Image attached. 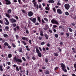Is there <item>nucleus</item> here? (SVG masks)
I'll use <instances>...</instances> for the list:
<instances>
[{
  "mask_svg": "<svg viewBox=\"0 0 76 76\" xmlns=\"http://www.w3.org/2000/svg\"><path fill=\"white\" fill-rule=\"evenodd\" d=\"M14 60L16 62H19V63L22 62V60L21 59H20L18 58V57H16V56L14 58Z\"/></svg>",
  "mask_w": 76,
  "mask_h": 76,
  "instance_id": "obj_1",
  "label": "nucleus"
},
{
  "mask_svg": "<svg viewBox=\"0 0 76 76\" xmlns=\"http://www.w3.org/2000/svg\"><path fill=\"white\" fill-rule=\"evenodd\" d=\"M64 7L66 9L69 10L70 8V5L69 4H66L64 5Z\"/></svg>",
  "mask_w": 76,
  "mask_h": 76,
  "instance_id": "obj_2",
  "label": "nucleus"
},
{
  "mask_svg": "<svg viewBox=\"0 0 76 76\" xmlns=\"http://www.w3.org/2000/svg\"><path fill=\"white\" fill-rule=\"evenodd\" d=\"M51 22L53 24H58V21H56L54 19L52 20H51Z\"/></svg>",
  "mask_w": 76,
  "mask_h": 76,
  "instance_id": "obj_3",
  "label": "nucleus"
},
{
  "mask_svg": "<svg viewBox=\"0 0 76 76\" xmlns=\"http://www.w3.org/2000/svg\"><path fill=\"white\" fill-rule=\"evenodd\" d=\"M61 67H62V69L63 70V71L64 70V69H66V66H65V65L63 64H61Z\"/></svg>",
  "mask_w": 76,
  "mask_h": 76,
  "instance_id": "obj_4",
  "label": "nucleus"
},
{
  "mask_svg": "<svg viewBox=\"0 0 76 76\" xmlns=\"http://www.w3.org/2000/svg\"><path fill=\"white\" fill-rule=\"evenodd\" d=\"M29 19L30 20H31V21H32L33 23H35L37 21V19L35 18H34L32 19V18H30Z\"/></svg>",
  "mask_w": 76,
  "mask_h": 76,
  "instance_id": "obj_5",
  "label": "nucleus"
},
{
  "mask_svg": "<svg viewBox=\"0 0 76 76\" xmlns=\"http://www.w3.org/2000/svg\"><path fill=\"white\" fill-rule=\"evenodd\" d=\"M57 12L58 14H62L61 10L59 9H58L57 10Z\"/></svg>",
  "mask_w": 76,
  "mask_h": 76,
  "instance_id": "obj_6",
  "label": "nucleus"
},
{
  "mask_svg": "<svg viewBox=\"0 0 76 76\" xmlns=\"http://www.w3.org/2000/svg\"><path fill=\"white\" fill-rule=\"evenodd\" d=\"M33 15V12L31 11H30L28 12V16L31 17Z\"/></svg>",
  "mask_w": 76,
  "mask_h": 76,
  "instance_id": "obj_7",
  "label": "nucleus"
},
{
  "mask_svg": "<svg viewBox=\"0 0 76 76\" xmlns=\"http://www.w3.org/2000/svg\"><path fill=\"white\" fill-rule=\"evenodd\" d=\"M6 22V23H5V24L7 25H8L9 24V21H8V20H7V18H4Z\"/></svg>",
  "mask_w": 76,
  "mask_h": 76,
  "instance_id": "obj_8",
  "label": "nucleus"
},
{
  "mask_svg": "<svg viewBox=\"0 0 76 76\" xmlns=\"http://www.w3.org/2000/svg\"><path fill=\"white\" fill-rule=\"evenodd\" d=\"M38 48H39L38 47H36V53L37 54L40 53V51H39V49H38Z\"/></svg>",
  "mask_w": 76,
  "mask_h": 76,
  "instance_id": "obj_9",
  "label": "nucleus"
},
{
  "mask_svg": "<svg viewBox=\"0 0 76 76\" xmlns=\"http://www.w3.org/2000/svg\"><path fill=\"white\" fill-rule=\"evenodd\" d=\"M6 2V4L7 5L10 4H11V2L10 1H9L8 0H5Z\"/></svg>",
  "mask_w": 76,
  "mask_h": 76,
  "instance_id": "obj_10",
  "label": "nucleus"
},
{
  "mask_svg": "<svg viewBox=\"0 0 76 76\" xmlns=\"http://www.w3.org/2000/svg\"><path fill=\"white\" fill-rule=\"evenodd\" d=\"M10 21L12 23H15V22H16V20L13 18L10 19Z\"/></svg>",
  "mask_w": 76,
  "mask_h": 76,
  "instance_id": "obj_11",
  "label": "nucleus"
},
{
  "mask_svg": "<svg viewBox=\"0 0 76 76\" xmlns=\"http://www.w3.org/2000/svg\"><path fill=\"white\" fill-rule=\"evenodd\" d=\"M33 4L35 7H37V9H38V4H37V2H34L33 3Z\"/></svg>",
  "mask_w": 76,
  "mask_h": 76,
  "instance_id": "obj_12",
  "label": "nucleus"
},
{
  "mask_svg": "<svg viewBox=\"0 0 76 76\" xmlns=\"http://www.w3.org/2000/svg\"><path fill=\"white\" fill-rule=\"evenodd\" d=\"M48 2L50 3H54V1L53 0H49Z\"/></svg>",
  "mask_w": 76,
  "mask_h": 76,
  "instance_id": "obj_13",
  "label": "nucleus"
},
{
  "mask_svg": "<svg viewBox=\"0 0 76 76\" xmlns=\"http://www.w3.org/2000/svg\"><path fill=\"white\" fill-rule=\"evenodd\" d=\"M18 51L20 53H22V49L21 48H18Z\"/></svg>",
  "mask_w": 76,
  "mask_h": 76,
  "instance_id": "obj_14",
  "label": "nucleus"
},
{
  "mask_svg": "<svg viewBox=\"0 0 76 76\" xmlns=\"http://www.w3.org/2000/svg\"><path fill=\"white\" fill-rule=\"evenodd\" d=\"M44 36L45 37V38L46 39H48V36L47 35V34H45Z\"/></svg>",
  "mask_w": 76,
  "mask_h": 76,
  "instance_id": "obj_15",
  "label": "nucleus"
},
{
  "mask_svg": "<svg viewBox=\"0 0 76 76\" xmlns=\"http://www.w3.org/2000/svg\"><path fill=\"white\" fill-rule=\"evenodd\" d=\"M58 2L57 3V6H61V3H60V1H58Z\"/></svg>",
  "mask_w": 76,
  "mask_h": 76,
  "instance_id": "obj_16",
  "label": "nucleus"
},
{
  "mask_svg": "<svg viewBox=\"0 0 76 76\" xmlns=\"http://www.w3.org/2000/svg\"><path fill=\"white\" fill-rule=\"evenodd\" d=\"M21 43L24 44V45H26V42H25V41H23L21 42Z\"/></svg>",
  "mask_w": 76,
  "mask_h": 76,
  "instance_id": "obj_17",
  "label": "nucleus"
},
{
  "mask_svg": "<svg viewBox=\"0 0 76 76\" xmlns=\"http://www.w3.org/2000/svg\"><path fill=\"white\" fill-rule=\"evenodd\" d=\"M22 39H23V40H26L27 41L28 39V38L25 37H23L22 38Z\"/></svg>",
  "mask_w": 76,
  "mask_h": 76,
  "instance_id": "obj_18",
  "label": "nucleus"
},
{
  "mask_svg": "<svg viewBox=\"0 0 76 76\" xmlns=\"http://www.w3.org/2000/svg\"><path fill=\"white\" fill-rule=\"evenodd\" d=\"M5 15L7 17V18H10V15H9L8 14L6 13L5 14Z\"/></svg>",
  "mask_w": 76,
  "mask_h": 76,
  "instance_id": "obj_19",
  "label": "nucleus"
},
{
  "mask_svg": "<svg viewBox=\"0 0 76 76\" xmlns=\"http://www.w3.org/2000/svg\"><path fill=\"white\" fill-rule=\"evenodd\" d=\"M38 54V56L39 57H41L42 56V54H41V53L39 52Z\"/></svg>",
  "mask_w": 76,
  "mask_h": 76,
  "instance_id": "obj_20",
  "label": "nucleus"
},
{
  "mask_svg": "<svg viewBox=\"0 0 76 76\" xmlns=\"http://www.w3.org/2000/svg\"><path fill=\"white\" fill-rule=\"evenodd\" d=\"M11 12H12V10H11V9H9L7 11L8 13H9V14Z\"/></svg>",
  "mask_w": 76,
  "mask_h": 76,
  "instance_id": "obj_21",
  "label": "nucleus"
},
{
  "mask_svg": "<svg viewBox=\"0 0 76 76\" xmlns=\"http://www.w3.org/2000/svg\"><path fill=\"white\" fill-rule=\"evenodd\" d=\"M4 45L5 46H9V44L7 43V42H5L4 44Z\"/></svg>",
  "mask_w": 76,
  "mask_h": 76,
  "instance_id": "obj_22",
  "label": "nucleus"
},
{
  "mask_svg": "<svg viewBox=\"0 0 76 76\" xmlns=\"http://www.w3.org/2000/svg\"><path fill=\"white\" fill-rule=\"evenodd\" d=\"M8 58H11L12 57V54H10L8 55Z\"/></svg>",
  "mask_w": 76,
  "mask_h": 76,
  "instance_id": "obj_23",
  "label": "nucleus"
},
{
  "mask_svg": "<svg viewBox=\"0 0 76 76\" xmlns=\"http://www.w3.org/2000/svg\"><path fill=\"white\" fill-rule=\"evenodd\" d=\"M40 35L41 36H43L44 35V34H43V32L42 31H40Z\"/></svg>",
  "mask_w": 76,
  "mask_h": 76,
  "instance_id": "obj_24",
  "label": "nucleus"
},
{
  "mask_svg": "<svg viewBox=\"0 0 76 76\" xmlns=\"http://www.w3.org/2000/svg\"><path fill=\"white\" fill-rule=\"evenodd\" d=\"M3 36L4 37H8V35L6 34H4Z\"/></svg>",
  "mask_w": 76,
  "mask_h": 76,
  "instance_id": "obj_25",
  "label": "nucleus"
},
{
  "mask_svg": "<svg viewBox=\"0 0 76 76\" xmlns=\"http://www.w3.org/2000/svg\"><path fill=\"white\" fill-rule=\"evenodd\" d=\"M0 70L1 71H3V68L1 65H0Z\"/></svg>",
  "mask_w": 76,
  "mask_h": 76,
  "instance_id": "obj_26",
  "label": "nucleus"
},
{
  "mask_svg": "<svg viewBox=\"0 0 76 76\" xmlns=\"http://www.w3.org/2000/svg\"><path fill=\"white\" fill-rule=\"evenodd\" d=\"M65 15H66V16H69V13L68 12H65Z\"/></svg>",
  "mask_w": 76,
  "mask_h": 76,
  "instance_id": "obj_27",
  "label": "nucleus"
},
{
  "mask_svg": "<svg viewBox=\"0 0 76 76\" xmlns=\"http://www.w3.org/2000/svg\"><path fill=\"white\" fill-rule=\"evenodd\" d=\"M54 55L56 57H57V56H58V54L57 53H54Z\"/></svg>",
  "mask_w": 76,
  "mask_h": 76,
  "instance_id": "obj_28",
  "label": "nucleus"
},
{
  "mask_svg": "<svg viewBox=\"0 0 76 76\" xmlns=\"http://www.w3.org/2000/svg\"><path fill=\"white\" fill-rule=\"evenodd\" d=\"M68 29L69 31L71 32H72L73 31V30L71 28L69 27Z\"/></svg>",
  "mask_w": 76,
  "mask_h": 76,
  "instance_id": "obj_29",
  "label": "nucleus"
},
{
  "mask_svg": "<svg viewBox=\"0 0 76 76\" xmlns=\"http://www.w3.org/2000/svg\"><path fill=\"white\" fill-rule=\"evenodd\" d=\"M12 25V26H13V27H15L16 26V24L15 23H13Z\"/></svg>",
  "mask_w": 76,
  "mask_h": 76,
  "instance_id": "obj_30",
  "label": "nucleus"
},
{
  "mask_svg": "<svg viewBox=\"0 0 76 76\" xmlns=\"http://www.w3.org/2000/svg\"><path fill=\"white\" fill-rule=\"evenodd\" d=\"M6 64H7L8 65H10L11 63L10 62H7L6 63Z\"/></svg>",
  "mask_w": 76,
  "mask_h": 76,
  "instance_id": "obj_31",
  "label": "nucleus"
},
{
  "mask_svg": "<svg viewBox=\"0 0 76 76\" xmlns=\"http://www.w3.org/2000/svg\"><path fill=\"white\" fill-rule=\"evenodd\" d=\"M18 1L20 4H22V2H21V0H18Z\"/></svg>",
  "mask_w": 76,
  "mask_h": 76,
  "instance_id": "obj_32",
  "label": "nucleus"
},
{
  "mask_svg": "<svg viewBox=\"0 0 76 76\" xmlns=\"http://www.w3.org/2000/svg\"><path fill=\"white\" fill-rule=\"evenodd\" d=\"M45 73H46V74H47V75H48V74H49V71H48V70H47L46 71V72Z\"/></svg>",
  "mask_w": 76,
  "mask_h": 76,
  "instance_id": "obj_33",
  "label": "nucleus"
},
{
  "mask_svg": "<svg viewBox=\"0 0 76 76\" xmlns=\"http://www.w3.org/2000/svg\"><path fill=\"white\" fill-rule=\"evenodd\" d=\"M38 20H39V22H41V20H40V17H38Z\"/></svg>",
  "mask_w": 76,
  "mask_h": 76,
  "instance_id": "obj_34",
  "label": "nucleus"
},
{
  "mask_svg": "<svg viewBox=\"0 0 76 76\" xmlns=\"http://www.w3.org/2000/svg\"><path fill=\"white\" fill-rule=\"evenodd\" d=\"M16 39H19V37L18 35H16Z\"/></svg>",
  "mask_w": 76,
  "mask_h": 76,
  "instance_id": "obj_35",
  "label": "nucleus"
},
{
  "mask_svg": "<svg viewBox=\"0 0 76 76\" xmlns=\"http://www.w3.org/2000/svg\"><path fill=\"white\" fill-rule=\"evenodd\" d=\"M47 28H44L43 29H44V30H47V29H48V26H47Z\"/></svg>",
  "mask_w": 76,
  "mask_h": 76,
  "instance_id": "obj_36",
  "label": "nucleus"
},
{
  "mask_svg": "<svg viewBox=\"0 0 76 76\" xmlns=\"http://www.w3.org/2000/svg\"><path fill=\"white\" fill-rule=\"evenodd\" d=\"M44 20H45L46 21V22H48V19H47V18H44Z\"/></svg>",
  "mask_w": 76,
  "mask_h": 76,
  "instance_id": "obj_37",
  "label": "nucleus"
},
{
  "mask_svg": "<svg viewBox=\"0 0 76 76\" xmlns=\"http://www.w3.org/2000/svg\"><path fill=\"white\" fill-rule=\"evenodd\" d=\"M12 45L14 48H15V47H16V45H15L14 43H12Z\"/></svg>",
  "mask_w": 76,
  "mask_h": 76,
  "instance_id": "obj_38",
  "label": "nucleus"
},
{
  "mask_svg": "<svg viewBox=\"0 0 76 76\" xmlns=\"http://www.w3.org/2000/svg\"><path fill=\"white\" fill-rule=\"evenodd\" d=\"M55 36L56 38H58V36L57 34H56L55 35Z\"/></svg>",
  "mask_w": 76,
  "mask_h": 76,
  "instance_id": "obj_39",
  "label": "nucleus"
},
{
  "mask_svg": "<svg viewBox=\"0 0 76 76\" xmlns=\"http://www.w3.org/2000/svg\"><path fill=\"white\" fill-rule=\"evenodd\" d=\"M22 58L23 60L24 61H26V59H25V58L24 57H22Z\"/></svg>",
  "mask_w": 76,
  "mask_h": 76,
  "instance_id": "obj_40",
  "label": "nucleus"
},
{
  "mask_svg": "<svg viewBox=\"0 0 76 76\" xmlns=\"http://www.w3.org/2000/svg\"><path fill=\"white\" fill-rule=\"evenodd\" d=\"M16 70H17V71H19V68L18 67V66L16 67Z\"/></svg>",
  "mask_w": 76,
  "mask_h": 76,
  "instance_id": "obj_41",
  "label": "nucleus"
},
{
  "mask_svg": "<svg viewBox=\"0 0 76 76\" xmlns=\"http://www.w3.org/2000/svg\"><path fill=\"white\" fill-rule=\"evenodd\" d=\"M39 39L40 40H41V39H42V37H39Z\"/></svg>",
  "mask_w": 76,
  "mask_h": 76,
  "instance_id": "obj_42",
  "label": "nucleus"
},
{
  "mask_svg": "<svg viewBox=\"0 0 76 76\" xmlns=\"http://www.w3.org/2000/svg\"><path fill=\"white\" fill-rule=\"evenodd\" d=\"M6 68L7 69V70H8V69H10V66H7V67H6Z\"/></svg>",
  "mask_w": 76,
  "mask_h": 76,
  "instance_id": "obj_43",
  "label": "nucleus"
},
{
  "mask_svg": "<svg viewBox=\"0 0 76 76\" xmlns=\"http://www.w3.org/2000/svg\"><path fill=\"white\" fill-rule=\"evenodd\" d=\"M45 44V42H42L41 43V45H44Z\"/></svg>",
  "mask_w": 76,
  "mask_h": 76,
  "instance_id": "obj_44",
  "label": "nucleus"
},
{
  "mask_svg": "<svg viewBox=\"0 0 76 76\" xmlns=\"http://www.w3.org/2000/svg\"><path fill=\"white\" fill-rule=\"evenodd\" d=\"M22 12H23V13H26V11H25L24 10H22Z\"/></svg>",
  "mask_w": 76,
  "mask_h": 76,
  "instance_id": "obj_45",
  "label": "nucleus"
},
{
  "mask_svg": "<svg viewBox=\"0 0 76 76\" xmlns=\"http://www.w3.org/2000/svg\"><path fill=\"white\" fill-rule=\"evenodd\" d=\"M66 36L67 37H69V34L66 33Z\"/></svg>",
  "mask_w": 76,
  "mask_h": 76,
  "instance_id": "obj_46",
  "label": "nucleus"
},
{
  "mask_svg": "<svg viewBox=\"0 0 76 76\" xmlns=\"http://www.w3.org/2000/svg\"><path fill=\"white\" fill-rule=\"evenodd\" d=\"M46 10H50V9H49V8L48 7H46L45 8Z\"/></svg>",
  "mask_w": 76,
  "mask_h": 76,
  "instance_id": "obj_47",
  "label": "nucleus"
},
{
  "mask_svg": "<svg viewBox=\"0 0 76 76\" xmlns=\"http://www.w3.org/2000/svg\"><path fill=\"white\" fill-rule=\"evenodd\" d=\"M26 72V75L28 76V73H29V71L28 70H27Z\"/></svg>",
  "mask_w": 76,
  "mask_h": 76,
  "instance_id": "obj_48",
  "label": "nucleus"
},
{
  "mask_svg": "<svg viewBox=\"0 0 76 76\" xmlns=\"http://www.w3.org/2000/svg\"><path fill=\"white\" fill-rule=\"evenodd\" d=\"M31 42H32V40H31L30 39L29 40V44H31Z\"/></svg>",
  "mask_w": 76,
  "mask_h": 76,
  "instance_id": "obj_49",
  "label": "nucleus"
},
{
  "mask_svg": "<svg viewBox=\"0 0 76 76\" xmlns=\"http://www.w3.org/2000/svg\"><path fill=\"white\" fill-rule=\"evenodd\" d=\"M5 29H8L9 27L8 26H6L5 27Z\"/></svg>",
  "mask_w": 76,
  "mask_h": 76,
  "instance_id": "obj_50",
  "label": "nucleus"
},
{
  "mask_svg": "<svg viewBox=\"0 0 76 76\" xmlns=\"http://www.w3.org/2000/svg\"><path fill=\"white\" fill-rule=\"evenodd\" d=\"M42 50L43 51H45V48L44 47H43L42 48Z\"/></svg>",
  "mask_w": 76,
  "mask_h": 76,
  "instance_id": "obj_51",
  "label": "nucleus"
},
{
  "mask_svg": "<svg viewBox=\"0 0 76 76\" xmlns=\"http://www.w3.org/2000/svg\"><path fill=\"white\" fill-rule=\"evenodd\" d=\"M45 61L46 63H47V62H48V59H47V58H45Z\"/></svg>",
  "mask_w": 76,
  "mask_h": 76,
  "instance_id": "obj_52",
  "label": "nucleus"
},
{
  "mask_svg": "<svg viewBox=\"0 0 76 76\" xmlns=\"http://www.w3.org/2000/svg\"><path fill=\"white\" fill-rule=\"evenodd\" d=\"M53 10L54 12H56V8L55 7H54L53 8Z\"/></svg>",
  "mask_w": 76,
  "mask_h": 76,
  "instance_id": "obj_53",
  "label": "nucleus"
},
{
  "mask_svg": "<svg viewBox=\"0 0 76 76\" xmlns=\"http://www.w3.org/2000/svg\"><path fill=\"white\" fill-rule=\"evenodd\" d=\"M50 45H51L50 44H49V43H48L47 44V47H50Z\"/></svg>",
  "mask_w": 76,
  "mask_h": 76,
  "instance_id": "obj_54",
  "label": "nucleus"
},
{
  "mask_svg": "<svg viewBox=\"0 0 76 76\" xmlns=\"http://www.w3.org/2000/svg\"><path fill=\"white\" fill-rule=\"evenodd\" d=\"M57 26L55 25H53V28H57Z\"/></svg>",
  "mask_w": 76,
  "mask_h": 76,
  "instance_id": "obj_55",
  "label": "nucleus"
},
{
  "mask_svg": "<svg viewBox=\"0 0 76 76\" xmlns=\"http://www.w3.org/2000/svg\"><path fill=\"white\" fill-rule=\"evenodd\" d=\"M0 23H1V24H3V21H1V20H0Z\"/></svg>",
  "mask_w": 76,
  "mask_h": 76,
  "instance_id": "obj_56",
  "label": "nucleus"
},
{
  "mask_svg": "<svg viewBox=\"0 0 76 76\" xmlns=\"http://www.w3.org/2000/svg\"><path fill=\"white\" fill-rule=\"evenodd\" d=\"M26 31L27 34H29V31H28V30H26Z\"/></svg>",
  "mask_w": 76,
  "mask_h": 76,
  "instance_id": "obj_57",
  "label": "nucleus"
},
{
  "mask_svg": "<svg viewBox=\"0 0 76 76\" xmlns=\"http://www.w3.org/2000/svg\"><path fill=\"white\" fill-rule=\"evenodd\" d=\"M35 25H39V23H36Z\"/></svg>",
  "mask_w": 76,
  "mask_h": 76,
  "instance_id": "obj_58",
  "label": "nucleus"
},
{
  "mask_svg": "<svg viewBox=\"0 0 76 76\" xmlns=\"http://www.w3.org/2000/svg\"><path fill=\"white\" fill-rule=\"evenodd\" d=\"M64 72H67V69H64Z\"/></svg>",
  "mask_w": 76,
  "mask_h": 76,
  "instance_id": "obj_59",
  "label": "nucleus"
},
{
  "mask_svg": "<svg viewBox=\"0 0 76 76\" xmlns=\"http://www.w3.org/2000/svg\"><path fill=\"white\" fill-rule=\"evenodd\" d=\"M49 31L50 32V33H52V31L51 30L49 29Z\"/></svg>",
  "mask_w": 76,
  "mask_h": 76,
  "instance_id": "obj_60",
  "label": "nucleus"
},
{
  "mask_svg": "<svg viewBox=\"0 0 76 76\" xmlns=\"http://www.w3.org/2000/svg\"><path fill=\"white\" fill-rule=\"evenodd\" d=\"M32 59H33V60H35V59H36L35 57H34V56L33 57Z\"/></svg>",
  "mask_w": 76,
  "mask_h": 76,
  "instance_id": "obj_61",
  "label": "nucleus"
},
{
  "mask_svg": "<svg viewBox=\"0 0 76 76\" xmlns=\"http://www.w3.org/2000/svg\"><path fill=\"white\" fill-rule=\"evenodd\" d=\"M74 67L75 69H76V64H74Z\"/></svg>",
  "mask_w": 76,
  "mask_h": 76,
  "instance_id": "obj_62",
  "label": "nucleus"
},
{
  "mask_svg": "<svg viewBox=\"0 0 76 76\" xmlns=\"http://www.w3.org/2000/svg\"><path fill=\"white\" fill-rule=\"evenodd\" d=\"M16 28L18 29H19V26H17Z\"/></svg>",
  "mask_w": 76,
  "mask_h": 76,
  "instance_id": "obj_63",
  "label": "nucleus"
},
{
  "mask_svg": "<svg viewBox=\"0 0 76 76\" xmlns=\"http://www.w3.org/2000/svg\"><path fill=\"white\" fill-rule=\"evenodd\" d=\"M58 69V67H57L55 68V70H57Z\"/></svg>",
  "mask_w": 76,
  "mask_h": 76,
  "instance_id": "obj_64",
  "label": "nucleus"
}]
</instances>
